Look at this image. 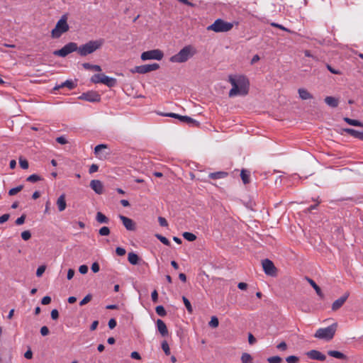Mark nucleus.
Here are the masks:
<instances>
[{
	"mask_svg": "<svg viewBox=\"0 0 363 363\" xmlns=\"http://www.w3.org/2000/svg\"><path fill=\"white\" fill-rule=\"evenodd\" d=\"M25 220H26V215H22L21 217L18 218L16 220V224L17 225H21L22 224L24 223L25 222Z\"/></svg>",
	"mask_w": 363,
	"mask_h": 363,
	"instance_id": "09e8293b",
	"label": "nucleus"
},
{
	"mask_svg": "<svg viewBox=\"0 0 363 363\" xmlns=\"http://www.w3.org/2000/svg\"><path fill=\"white\" fill-rule=\"evenodd\" d=\"M92 298V295L91 294H87L80 302L79 305L81 306L86 305L88 303Z\"/></svg>",
	"mask_w": 363,
	"mask_h": 363,
	"instance_id": "a19ab883",
	"label": "nucleus"
},
{
	"mask_svg": "<svg viewBox=\"0 0 363 363\" xmlns=\"http://www.w3.org/2000/svg\"><path fill=\"white\" fill-rule=\"evenodd\" d=\"M208 325L211 328H217L219 325V321L217 317L212 316Z\"/></svg>",
	"mask_w": 363,
	"mask_h": 363,
	"instance_id": "f704fd0d",
	"label": "nucleus"
},
{
	"mask_svg": "<svg viewBox=\"0 0 363 363\" xmlns=\"http://www.w3.org/2000/svg\"><path fill=\"white\" fill-rule=\"evenodd\" d=\"M135 68H160V66L158 64L154 63L152 65L136 66Z\"/></svg>",
	"mask_w": 363,
	"mask_h": 363,
	"instance_id": "de8ad7c7",
	"label": "nucleus"
},
{
	"mask_svg": "<svg viewBox=\"0 0 363 363\" xmlns=\"http://www.w3.org/2000/svg\"><path fill=\"white\" fill-rule=\"evenodd\" d=\"M157 330L162 336H166L168 334V330L164 322L158 319L156 322Z\"/></svg>",
	"mask_w": 363,
	"mask_h": 363,
	"instance_id": "f3484780",
	"label": "nucleus"
},
{
	"mask_svg": "<svg viewBox=\"0 0 363 363\" xmlns=\"http://www.w3.org/2000/svg\"><path fill=\"white\" fill-rule=\"evenodd\" d=\"M51 302V298L48 296H44L41 300L43 305H48Z\"/></svg>",
	"mask_w": 363,
	"mask_h": 363,
	"instance_id": "5fc2aeb1",
	"label": "nucleus"
},
{
	"mask_svg": "<svg viewBox=\"0 0 363 363\" xmlns=\"http://www.w3.org/2000/svg\"><path fill=\"white\" fill-rule=\"evenodd\" d=\"M248 342H249L250 345H253L256 342L255 337L251 333H250L249 335H248Z\"/></svg>",
	"mask_w": 363,
	"mask_h": 363,
	"instance_id": "774afa93",
	"label": "nucleus"
},
{
	"mask_svg": "<svg viewBox=\"0 0 363 363\" xmlns=\"http://www.w3.org/2000/svg\"><path fill=\"white\" fill-rule=\"evenodd\" d=\"M100 267L98 262H94L91 265V270L93 272L96 273L99 271Z\"/></svg>",
	"mask_w": 363,
	"mask_h": 363,
	"instance_id": "0e129e2a",
	"label": "nucleus"
},
{
	"mask_svg": "<svg viewBox=\"0 0 363 363\" xmlns=\"http://www.w3.org/2000/svg\"><path fill=\"white\" fill-rule=\"evenodd\" d=\"M281 358L279 356H273L267 359V362L269 363H281Z\"/></svg>",
	"mask_w": 363,
	"mask_h": 363,
	"instance_id": "58836bf2",
	"label": "nucleus"
},
{
	"mask_svg": "<svg viewBox=\"0 0 363 363\" xmlns=\"http://www.w3.org/2000/svg\"><path fill=\"white\" fill-rule=\"evenodd\" d=\"M228 173L226 172H212L208 174V177L212 179H219L225 178L228 176Z\"/></svg>",
	"mask_w": 363,
	"mask_h": 363,
	"instance_id": "5701e85b",
	"label": "nucleus"
},
{
	"mask_svg": "<svg viewBox=\"0 0 363 363\" xmlns=\"http://www.w3.org/2000/svg\"><path fill=\"white\" fill-rule=\"evenodd\" d=\"M49 329L47 326H43L40 328V333L43 336H46L49 334Z\"/></svg>",
	"mask_w": 363,
	"mask_h": 363,
	"instance_id": "bf43d9fd",
	"label": "nucleus"
},
{
	"mask_svg": "<svg viewBox=\"0 0 363 363\" xmlns=\"http://www.w3.org/2000/svg\"><path fill=\"white\" fill-rule=\"evenodd\" d=\"M51 318L53 320H57L59 318V312L57 309H53L51 311Z\"/></svg>",
	"mask_w": 363,
	"mask_h": 363,
	"instance_id": "69168bd1",
	"label": "nucleus"
},
{
	"mask_svg": "<svg viewBox=\"0 0 363 363\" xmlns=\"http://www.w3.org/2000/svg\"><path fill=\"white\" fill-rule=\"evenodd\" d=\"M26 180L28 182L34 183V182H38V181L41 180V178L38 175L34 174L30 175L26 179Z\"/></svg>",
	"mask_w": 363,
	"mask_h": 363,
	"instance_id": "ea45409f",
	"label": "nucleus"
},
{
	"mask_svg": "<svg viewBox=\"0 0 363 363\" xmlns=\"http://www.w3.org/2000/svg\"><path fill=\"white\" fill-rule=\"evenodd\" d=\"M164 54L162 50L155 49L143 52L141 55V59L143 60H160L162 59Z\"/></svg>",
	"mask_w": 363,
	"mask_h": 363,
	"instance_id": "1a4fd4ad",
	"label": "nucleus"
},
{
	"mask_svg": "<svg viewBox=\"0 0 363 363\" xmlns=\"http://www.w3.org/2000/svg\"><path fill=\"white\" fill-rule=\"evenodd\" d=\"M158 222L160 225L162 227H167L168 225L167 220L163 217H159Z\"/></svg>",
	"mask_w": 363,
	"mask_h": 363,
	"instance_id": "603ef678",
	"label": "nucleus"
},
{
	"mask_svg": "<svg viewBox=\"0 0 363 363\" xmlns=\"http://www.w3.org/2000/svg\"><path fill=\"white\" fill-rule=\"evenodd\" d=\"M99 233L101 236H107L110 234V229L107 226H104L99 229Z\"/></svg>",
	"mask_w": 363,
	"mask_h": 363,
	"instance_id": "c9c22d12",
	"label": "nucleus"
},
{
	"mask_svg": "<svg viewBox=\"0 0 363 363\" xmlns=\"http://www.w3.org/2000/svg\"><path fill=\"white\" fill-rule=\"evenodd\" d=\"M228 82L232 85V89L228 94L230 97L245 96L248 94L250 82L245 76L240 74L230 75Z\"/></svg>",
	"mask_w": 363,
	"mask_h": 363,
	"instance_id": "f257e3e1",
	"label": "nucleus"
},
{
	"mask_svg": "<svg viewBox=\"0 0 363 363\" xmlns=\"http://www.w3.org/2000/svg\"><path fill=\"white\" fill-rule=\"evenodd\" d=\"M337 328V323H334L327 328H319L316 330L314 337L318 339L330 340L333 338Z\"/></svg>",
	"mask_w": 363,
	"mask_h": 363,
	"instance_id": "39448f33",
	"label": "nucleus"
},
{
	"mask_svg": "<svg viewBox=\"0 0 363 363\" xmlns=\"http://www.w3.org/2000/svg\"><path fill=\"white\" fill-rule=\"evenodd\" d=\"M91 82L94 84H104L109 88L115 86L117 84V81L115 78L108 77L103 73H98L94 74L91 77Z\"/></svg>",
	"mask_w": 363,
	"mask_h": 363,
	"instance_id": "423d86ee",
	"label": "nucleus"
},
{
	"mask_svg": "<svg viewBox=\"0 0 363 363\" xmlns=\"http://www.w3.org/2000/svg\"><path fill=\"white\" fill-rule=\"evenodd\" d=\"M308 281L311 286L315 289L317 294L321 298L323 297L320 288L315 284V282L311 279H308Z\"/></svg>",
	"mask_w": 363,
	"mask_h": 363,
	"instance_id": "cd10ccee",
	"label": "nucleus"
},
{
	"mask_svg": "<svg viewBox=\"0 0 363 363\" xmlns=\"http://www.w3.org/2000/svg\"><path fill=\"white\" fill-rule=\"evenodd\" d=\"M350 294L346 292L343 296L335 300L332 305V310L337 311L340 308L349 297Z\"/></svg>",
	"mask_w": 363,
	"mask_h": 363,
	"instance_id": "4468645a",
	"label": "nucleus"
},
{
	"mask_svg": "<svg viewBox=\"0 0 363 363\" xmlns=\"http://www.w3.org/2000/svg\"><path fill=\"white\" fill-rule=\"evenodd\" d=\"M262 267L266 274L272 277L276 276L277 268L271 260L268 259H264L262 261Z\"/></svg>",
	"mask_w": 363,
	"mask_h": 363,
	"instance_id": "9b49d317",
	"label": "nucleus"
},
{
	"mask_svg": "<svg viewBox=\"0 0 363 363\" xmlns=\"http://www.w3.org/2000/svg\"><path fill=\"white\" fill-rule=\"evenodd\" d=\"M98 169H99L98 165L95 164H92L89 167V174H93V173L97 172Z\"/></svg>",
	"mask_w": 363,
	"mask_h": 363,
	"instance_id": "4d7b16f0",
	"label": "nucleus"
},
{
	"mask_svg": "<svg viewBox=\"0 0 363 363\" xmlns=\"http://www.w3.org/2000/svg\"><path fill=\"white\" fill-rule=\"evenodd\" d=\"M107 147V145L104 144L98 145L94 148V153L96 155H99L102 150L106 149Z\"/></svg>",
	"mask_w": 363,
	"mask_h": 363,
	"instance_id": "79ce46f5",
	"label": "nucleus"
},
{
	"mask_svg": "<svg viewBox=\"0 0 363 363\" xmlns=\"http://www.w3.org/2000/svg\"><path fill=\"white\" fill-rule=\"evenodd\" d=\"M79 271L81 274H85L88 272V267L85 264L81 265L79 268Z\"/></svg>",
	"mask_w": 363,
	"mask_h": 363,
	"instance_id": "680f3d73",
	"label": "nucleus"
},
{
	"mask_svg": "<svg viewBox=\"0 0 363 363\" xmlns=\"http://www.w3.org/2000/svg\"><path fill=\"white\" fill-rule=\"evenodd\" d=\"M306 356L311 359L318 361H325L326 359V356L316 350H311L306 353Z\"/></svg>",
	"mask_w": 363,
	"mask_h": 363,
	"instance_id": "ddd939ff",
	"label": "nucleus"
},
{
	"mask_svg": "<svg viewBox=\"0 0 363 363\" xmlns=\"http://www.w3.org/2000/svg\"><path fill=\"white\" fill-rule=\"evenodd\" d=\"M77 86V84L72 80H67L65 82H62L61 84L58 85L55 87V89H58L63 87H67L68 89L71 90L74 89Z\"/></svg>",
	"mask_w": 363,
	"mask_h": 363,
	"instance_id": "4be33fe9",
	"label": "nucleus"
},
{
	"mask_svg": "<svg viewBox=\"0 0 363 363\" xmlns=\"http://www.w3.org/2000/svg\"><path fill=\"white\" fill-rule=\"evenodd\" d=\"M328 354L330 357H333L334 358L339 359H347V356L345 354H343L341 352L336 351V350H329V351H328Z\"/></svg>",
	"mask_w": 363,
	"mask_h": 363,
	"instance_id": "aec40b11",
	"label": "nucleus"
},
{
	"mask_svg": "<svg viewBox=\"0 0 363 363\" xmlns=\"http://www.w3.org/2000/svg\"><path fill=\"white\" fill-rule=\"evenodd\" d=\"M325 102L327 105L333 108L337 107L339 104L338 99L333 96H326L325 98Z\"/></svg>",
	"mask_w": 363,
	"mask_h": 363,
	"instance_id": "412c9836",
	"label": "nucleus"
},
{
	"mask_svg": "<svg viewBox=\"0 0 363 363\" xmlns=\"http://www.w3.org/2000/svg\"><path fill=\"white\" fill-rule=\"evenodd\" d=\"M96 220L99 223H108L109 219L101 212H98L96 216Z\"/></svg>",
	"mask_w": 363,
	"mask_h": 363,
	"instance_id": "a878e982",
	"label": "nucleus"
},
{
	"mask_svg": "<svg viewBox=\"0 0 363 363\" xmlns=\"http://www.w3.org/2000/svg\"><path fill=\"white\" fill-rule=\"evenodd\" d=\"M116 252L118 256H123L125 255L126 251L124 248L118 247L116 249Z\"/></svg>",
	"mask_w": 363,
	"mask_h": 363,
	"instance_id": "864d4df0",
	"label": "nucleus"
},
{
	"mask_svg": "<svg viewBox=\"0 0 363 363\" xmlns=\"http://www.w3.org/2000/svg\"><path fill=\"white\" fill-rule=\"evenodd\" d=\"M31 237V233L29 230H25L21 233V238L24 240H28Z\"/></svg>",
	"mask_w": 363,
	"mask_h": 363,
	"instance_id": "c03bdc74",
	"label": "nucleus"
},
{
	"mask_svg": "<svg viewBox=\"0 0 363 363\" xmlns=\"http://www.w3.org/2000/svg\"><path fill=\"white\" fill-rule=\"evenodd\" d=\"M233 27V24L226 22L220 18L214 21L213 24L208 26L207 30H213L216 33L228 32Z\"/></svg>",
	"mask_w": 363,
	"mask_h": 363,
	"instance_id": "0eeeda50",
	"label": "nucleus"
},
{
	"mask_svg": "<svg viewBox=\"0 0 363 363\" xmlns=\"http://www.w3.org/2000/svg\"><path fill=\"white\" fill-rule=\"evenodd\" d=\"M344 131L347 134L350 135L351 136L355 138H358L363 141V132L356 130L352 128H345L344 129Z\"/></svg>",
	"mask_w": 363,
	"mask_h": 363,
	"instance_id": "a211bd4d",
	"label": "nucleus"
},
{
	"mask_svg": "<svg viewBox=\"0 0 363 363\" xmlns=\"http://www.w3.org/2000/svg\"><path fill=\"white\" fill-rule=\"evenodd\" d=\"M155 311L157 315L162 317L165 316L167 314L166 311L162 306H157L155 308Z\"/></svg>",
	"mask_w": 363,
	"mask_h": 363,
	"instance_id": "e433bc0d",
	"label": "nucleus"
},
{
	"mask_svg": "<svg viewBox=\"0 0 363 363\" xmlns=\"http://www.w3.org/2000/svg\"><path fill=\"white\" fill-rule=\"evenodd\" d=\"M79 99L89 102H99L101 101V95L96 91H89L83 93Z\"/></svg>",
	"mask_w": 363,
	"mask_h": 363,
	"instance_id": "9d476101",
	"label": "nucleus"
},
{
	"mask_svg": "<svg viewBox=\"0 0 363 363\" xmlns=\"http://www.w3.org/2000/svg\"><path fill=\"white\" fill-rule=\"evenodd\" d=\"M183 237L188 241H194L196 239V236L189 232H185L183 233Z\"/></svg>",
	"mask_w": 363,
	"mask_h": 363,
	"instance_id": "473e14b6",
	"label": "nucleus"
},
{
	"mask_svg": "<svg viewBox=\"0 0 363 363\" xmlns=\"http://www.w3.org/2000/svg\"><path fill=\"white\" fill-rule=\"evenodd\" d=\"M118 217L126 230L130 231H134L136 230V224L132 219L123 215H119Z\"/></svg>",
	"mask_w": 363,
	"mask_h": 363,
	"instance_id": "f8f14e48",
	"label": "nucleus"
},
{
	"mask_svg": "<svg viewBox=\"0 0 363 363\" xmlns=\"http://www.w3.org/2000/svg\"><path fill=\"white\" fill-rule=\"evenodd\" d=\"M151 298H152V301L154 303L157 302V301H158V293H157V291L156 290H154L152 292Z\"/></svg>",
	"mask_w": 363,
	"mask_h": 363,
	"instance_id": "052dcab7",
	"label": "nucleus"
},
{
	"mask_svg": "<svg viewBox=\"0 0 363 363\" xmlns=\"http://www.w3.org/2000/svg\"><path fill=\"white\" fill-rule=\"evenodd\" d=\"M78 46L76 43L70 42L63 46L61 49L55 50L53 53L60 57H66L74 51H77Z\"/></svg>",
	"mask_w": 363,
	"mask_h": 363,
	"instance_id": "6e6552de",
	"label": "nucleus"
},
{
	"mask_svg": "<svg viewBox=\"0 0 363 363\" xmlns=\"http://www.w3.org/2000/svg\"><path fill=\"white\" fill-rule=\"evenodd\" d=\"M69 26L67 23V16L63 15L57 22L55 27L51 31L52 38H59L63 33L67 32Z\"/></svg>",
	"mask_w": 363,
	"mask_h": 363,
	"instance_id": "20e7f679",
	"label": "nucleus"
},
{
	"mask_svg": "<svg viewBox=\"0 0 363 363\" xmlns=\"http://www.w3.org/2000/svg\"><path fill=\"white\" fill-rule=\"evenodd\" d=\"M130 357L131 358L137 360L141 359V356L138 352H132L130 354Z\"/></svg>",
	"mask_w": 363,
	"mask_h": 363,
	"instance_id": "338daca9",
	"label": "nucleus"
},
{
	"mask_svg": "<svg viewBox=\"0 0 363 363\" xmlns=\"http://www.w3.org/2000/svg\"><path fill=\"white\" fill-rule=\"evenodd\" d=\"M19 164L21 167L23 169H26L28 168V162L25 159H20Z\"/></svg>",
	"mask_w": 363,
	"mask_h": 363,
	"instance_id": "a18cd8bd",
	"label": "nucleus"
},
{
	"mask_svg": "<svg viewBox=\"0 0 363 363\" xmlns=\"http://www.w3.org/2000/svg\"><path fill=\"white\" fill-rule=\"evenodd\" d=\"M162 349L163 350L166 355L170 354V349L167 341L164 340L162 342Z\"/></svg>",
	"mask_w": 363,
	"mask_h": 363,
	"instance_id": "4c0bfd02",
	"label": "nucleus"
},
{
	"mask_svg": "<svg viewBox=\"0 0 363 363\" xmlns=\"http://www.w3.org/2000/svg\"><path fill=\"white\" fill-rule=\"evenodd\" d=\"M196 53V49L191 45L183 48L177 54L170 58L173 62H184Z\"/></svg>",
	"mask_w": 363,
	"mask_h": 363,
	"instance_id": "f03ea898",
	"label": "nucleus"
},
{
	"mask_svg": "<svg viewBox=\"0 0 363 363\" xmlns=\"http://www.w3.org/2000/svg\"><path fill=\"white\" fill-rule=\"evenodd\" d=\"M271 26H273V27H276V28H278L281 30H285V31H287L289 33H291V31L290 30H289L288 28L284 27L282 25H280V24H278L277 23H271Z\"/></svg>",
	"mask_w": 363,
	"mask_h": 363,
	"instance_id": "8fccbe9b",
	"label": "nucleus"
},
{
	"mask_svg": "<svg viewBox=\"0 0 363 363\" xmlns=\"http://www.w3.org/2000/svg\"><path fill=\"white\" fill-rule=\"evenodd\" d=\"M57 205L59 211H63L66 208L67 203H66V201H65V194H62L57 199Z\"/></svg>",
	"mask_w": 363,
	"mask_h": 363,
	"instance_id": "6ab92c4d",
	"label": "nucleus"
},
{
	"mask_svg": "<svg viewBox=\"0 0 363 363\" xmlns=\"http://www.w3.org/2000/svg\"><path fill=\"white\" fill-rule=\"evenodd\" d=\"M344 121L348 123L349 125H354V126H362V123L357 121V120H354V119H351V118H344Z\"/></svg>",
	"mask_w": 363,
	"mask_h": 363,
	"instance_id": "c85d7f7f",
	"label": "nucleus"
},
{
	"mask_svg": "<svg viewBox=\"0 0 363 363\" xmlns=\"http://www.w3.org/2000/svg\"><path fill=\"white\" fill-rule=\"evenodd\" d=\"M166 116L172 117V118H178V119H179L180 121H182L183 123H188V124L196 123V121L195 120H194L191 117H189L186 116H180L179 114L174 113H168Z\"/></svg>",
	"mask_w": 363,
	"mask_h": 363,
	"instance_id": "dca6fc26",
	"label": "nucleus"
},
{
	"mask_svg": "<svg viewBox=\"0 0 363 363\" xmlns=\"http://www.w3.org/2000/svg\"><path fill=\"white\" fill-rule=\"evenodd\" d=\"M90 187L97 194H101L104 192V185L100 180L93 179L90 182Z\"/></svg>",
	"mask_w": 363,
	"mask_h": 363,
	"instance_id": "2eb2a0df",
	"label": "nucleus"
},
{
	"mask_svg": "<svg viewBox=\"0 0 363 363\" xmlns=\"http://www.w3.org/2000/svg\"><path fill=\"white\" fill-rule=\"evenodd\" d=\"M286 361L287 363H297L298 362V357L296 356H289L286 357Z\"/></svg>",
	"mask_w": 363,
	"mask_h": 363,
	"instance_id": "37998d69",
	"label": "nucleus"
},
{
	"mask_svg": "<svg viewBox=\"0 0 363 363\" xmlns=\"http://www.w3.org/2000/svg\"><path fill=\"white\" fill-rule=\"evenodd\" d=\"M103 45V40H90L88 43L78 47L77 52L81 56H86L91 54Z\"/></svg>",
	"mask_w": 363,
	"mask_h": 363,
	"instance_id": "7ed1b4c3",
	"label": "nucleus"
},
{
	"mask_svg": "<svg viewBox=\"0 0 363 363\" xmlns=\"http://www.w3.org/2000/svg\"><path fill=\"white\" fill-rule=\"evenodd\" d=\"M56 141L61 145H65L67 143V140L64 136L57 137L56 138Z\"/></svg>",
	"mask_w": 363,
	"mask_h": 363,
	"instance_id": "6e6d98bb",
	"label": "nucleus"
},
{
	"mask_svg": "<svg viewBox=\"0 0 363 363\" xmlns=\"http://www.w3.org/2000/svg\"><path fill=\"white\" fill-rule=\"evenodd\" d=\"M23 189V185H19L15 188H12L9 191V196H14L17 194L18 192H20Z\"/></svg>",
	"mask_w": 363,
	"mask_h": 363,
	"instance_id": "2f4dec72",
	"label": "nucleus"
},
{
	"mask_svg": "<svg viewBox=\"0 0 363 363\" xmlns=\"http://www.w3.org/2000/svg\"><path fill=\"white\" fill-rule=\"evenodd\" d=\"M45 269H46L45 266H44V265L40 266L37 269L36 276L38 277H41L43 275V274L45 272Z\"/></svg>",
	"mask_w": 363,
	"mask_h": 363,
	"instance_id": "49530a36",
	"label": "nucleus"
},
{
	"mask_svg": "<svg viewBox=\"0 0 363 363\" xmlns=\"http://www.w3.org/2000/svg\"><path fill=\"white\" fill-rule=\"evenodd\" d=\"M277 348L281 351H285L287 349V345L285 342H281L277 345Z\"/></svg>",
	"mask_w": 363,
	"mask_h": 363,
	"instance_id": "3c124183",
	"label": "nucleus"
},
{
	"mask_svg": "<svg viewBox=\"0 0 363 363\" xmlns=\"http://www.w3.org/2000/svg\"><path fill=\"white\" fill-rule=\"evenodd\" d=\"M242 363H253L252 356L248 353H243L241 357Z\"/></svg>",
	"mask_w": 363,
	"mask_h": 363,
	"instance_id": "c756f323",
	"label": "nucleus"
},
{
	"mask_svg": "<svg viewBox=\"0 0 363 363\" xmlns=\"http://www.w3.org/2000/svg\"><path fill=\"white\" fill-rule=\"evenodd\" d=\"M9 217H10V216L8 213L1 216H0V224H2L6 222L9 220Z\"/></svg>",
	"mask_w": 363,
	"mask_h": 363,
	"instance_id": "13d9d810",
	"label": "nucleus"
},
{
	"mask_svg": "<svg viewBox=\"0 0 363 363\" xmlns=\"http://www.w3.org/2000/svg\"><path fill=\"white\" fill-rule=\"evenodd\" d=\"M298 94L301 99L306 100L312 99V95L305 89H298Z\"/></svg>",
	"mask_w": 363,
	"mask_h": 363,
	"instance_id": "393cba45",
	"label": "nucleus"
},
{
	"mask_svg": "<svg viewBox=\"0 0 363 363\" xmlns=\"http://www.w3.org/2000/svg\"><path fill=\"white\" fill-rule=\"evenodd\" d=\"M116 320L114 318L109 320L108 325L110 329H113L116 326Z\"/></svg>",
	"mask_w": 363,
	"mask_h": 363,
	"instance_id": "e2e57ef3",
	"label": "nucleus"
},
{
	"mask_svg": "<svg viewBox=\"0 0 363 363\" xmlns=\"http://www.w3.org/2000/svg\"><path fill=\"white\" fill-rule=\"evenodd\" d=\"M155 237H156V238H157V239H158V240H159L162 243H163L164 245H167V246H169V245H170V242L169 241V240H168L167 238H165V237H164V236H162V235H160V234H156V235H155Z\"/></svg>",
	"mask_w": 363,
	"mask_h": 363,
	"instance_id": "72a5a7b5",
	"label": "nucleus"
},
{
	"mask_svg": "<svg viewBox=\"0 0 363 363\" xmlns=\"http://www.w3.org/2000/svg\"><path fill=\"white\" fill-rule=\"evenodd\" d=\"M128 262L132 264H137L139 260L138 255L134 252H130L128 255Z\"/></svg>",
	"mask_w": 363,
	"mask_h": 363,
	"instance_id": "bb28decb",
	"label": "nucleus"
},
{
	"mask_svg": "<svg viewBox=\"0 0 363 363\" xmlns=\"http://www.w3.org/2000/svg\"><path fill=\"white\" fill-rule=\"evenodd\" d=\"M240 177L242 179V182L245 184H249L250 182V172L246 169H242L240 172Z\"/></svg>",
	"mask_w": 363,
	"mask_h": 363,
	"instance_id": "b1692460",
	"label": "nucleus"
},
{
	"mask_svg": "<svg viewBox=\"0 0 363 363\" xmlns=\"http://www.w3.org/2000/svg\"><path fill=\"white\" fill-rule=\"evenodd\" d=\"M182 300H183L184 304L187 311L189 312V313H192L193 308L191 306L190 301L185 296L182 297Z\"/></svg>",
	"mask_w": 363,
	"mask_h": 363,
	"instance_id": "7c9ffc66",
	"label": "nucleus"
}]
</instances>
